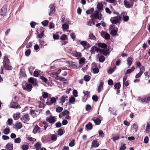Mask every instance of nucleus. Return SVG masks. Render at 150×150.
<instances>
[{
  "label": "nucleus",
  "mask_w": 150,
  "mask_h": 150,
  "mask_svg": "<svg viewBox=\"0 0 150 150\" xmlns=\"http://www.w3.org/2000/svg\"><path fill=\"white\" fill-rule=\"evenodd\" d=\"M67 38V36L66 35L64 34L60 37V39L62 40H65Z\"/></svg>",
  "instance_id": "0e129e2a"
},
{
  "label": "nucleus",
  "mask_w": 150,
  "mask_h": 150,
  "mask_svg": "<svg viewBox=\"0 0 150 150\" xmlns=\"http://www.w3.org/2000/svg\"><path fill=\"white\" fill-rule=\"evenodd\" d=\"M126 13H127L126 12H123L122 13L121 15V17H122V16L123 17V21L126 22L128 20L129 18L128 16H124V15L126 14Z\"/></svg>",
  "instance_id": "4468645a"
},
{
  "label": "nucleus",
  "mask_w": 150,
  "mask_h": 150,
  "mask_svg": "<svg viewBox=\"0 0 150 150\" xmlns=\"http://www.w3.org/2000/svg\"><path fill=\"white\" fill-rule=\"evenodd\" d=\"M31 51L30 49L27 50L25 52V54L26 56H28L30 54Z\"/></svg>",
  "instance_id": "680f3d73"
},
{
  "label": "nucleus",
  "mask_w": 150,
  "mask_h": 150,
  "mask_svg": "<svg viewBox=\"0 0 150 150\" xmlns=\"http://www.w3.org/2000/svg\"><path fill=\"white\" fill-rule=\"evenodd\" d=\"M91 17L96 19H98L99 20H103V16L100 13H99V11H95L94 13L91 15Z\"/></svg>",
  "instance_id": "f03ea898"
},
{
  "label": "nucleus",
  "mask_w": 150,
  "mask_h": 150,
  "mask_svg": "<svg viewBox=\"0 0 150 150\" xmlns=\"http://www.w3.org/2000/svg\"><path fill=\"white\" fill-rule=\"evenodd\" d=\"M78 42H80V44L83 47H85L87 45H89V44L86 41H82L79 40L78 41Z\"/></svg>",
  "instance_id": "aec40b11"
},
{
  "label": "nucleus",
  "mask_w": 150,
  "mask_h": 150,
  "mask_svg": "<svg viewBox=\"0 0 150 150\" xmlns=\"http://www.w3.org/2000/svg\"><path fill=\"white\" fill-rule=\"evenodd\" d=\"M56 79L57 80H59L62 81H67L66 79L63 78H62L61 77H58V78H57Z\"/></svg>",
  "instance_id": "052dcab7"
},
{
  "label": "nucleus",
  "mask_w": 150,
  "mask_h": 150,
  "mask_svg": "<svg viewBox=\"0 0 150 150\" xmlns=\"http://www.w3.org/2000/svg\"><path fill=\"white\" fill-rule=\"evenodd\" d=\"M103 5L101 3H99L97 5V8L100 10H102L103 9Z\"/></svg>",
  "instance_id": "2f4dec72"
},
{
  "label": "nucleus",
  "mask_w": 150,
  "mask_h": 150,
  "mask_svg": "<svg viewBox=\"0 0 150 150\" xmlns=\"http://www.w3.org/2000/svg\"><path fill=\"white\" fill-rule=\"evenodd\" d=\"M150 130V124L147 123V124L146 128V132L147 133H149Z\"/></svg>",
  "instance_id": "4c0bfd02"
},
{
  "label": "nucleus",
  "mask_w": 150,
  "mask_h": 150,
  "mask_svg": "<svg viewBox=\"0 0 150 150\" xmlns=\"http://www.w3.org/2000/svg\"><path fill=\"white\" fill-rule=\"evenodd\" d=\"M42 97L44 98H46L48 96V93H47L43 92L42 93Z\"/></svg>",
  "instance_id": "58836bf2"
},
{
  "label": "nucleus",
  "mask_w": 150,
  "mask_h": 150,
  "mask_svg": "<svg viewBox=\"0 0 150 150\" xmlns=\"http://www.w3.org/2000/svg\"><path fill=\"white\" fill-rule=\"evenodd\" d=\"M126 148L125 144H121V146L120 148V150H125Z\"/></svg>",
  "instance_id": "8fccbe9b"
},
{
  "label": "nucleus",
  "mask_w": 150,
  "mask_h": 150,
  "mask_svg": "<svg viewBox=\"0 0 150 150\" xmlns=\"http://www.w3.org/2000/svg\"><path fill=\"white\" fill-rule=\"evenodd\" d=\"M11 107V108H20V106L17 103L14 102H13L11 103L10 104Z\"/></svg>",
  "instance_id": "f8f14e48"
},
{
  "label": "nucleus",
  "mask_w": 150,
  "mask_h": 150,
  "mask_svg": "<svg viewBox=\"0 0 150 150\" xmlns=\"http://www.w3.org/2000/svg\"><path fill=\"white\" fill-rule=\"evenodd\" d=\"M91 77L88 75H86L84 77V79L86 81H88L90 79Z\"/></svg>",
  "instance_id": "a19ab883"
},
{
  "label": "nucleus",
  "mask_w": 150,
  "mask_h": 150,
  "mask_svg": "<svg viewBox=\"0 0 150 150\" xmlns=\"http://www.w3.org/2000/svg\"><path fill=\"white\" fill-rule=\"evenodd\" d=\"M133 61L132 58L131 57H128L127 59V62L129 66L132 64Z\"/></svg>",
  "instance_id": "c85d7f7f"
},
{
  "label": "nucleus",
  "mask_w": 150,
  "mask_h": 150,
  "mask_svg": "<svg viewBox=\"0 0 150 150\" xmlns=\"http://www.w3.org/2000/svg\"><path fill=\"white\" fill-rule=\"evenodd\" d=\"M21 119L22 121L24 123L27 122L30 120L29 116L28 114H25L23 117V118H21Z\"/></svg>",
  "instance_id": "6e6552de"
},
{
  "label": "nucleus",
  "mask_w": 150,
  "mask_h": 150,
  "mask_svg": "<svg viewBox=\"0 0 150 150\" xmlns=\"http://www.w3.org/2000/svg\"><path fill=\"white\" fill-rule=\"evenodd\" d=\"M93 120L96 125H99L101 123V120L98 118L93 119Z\"/></svg>",
  "instance_id": "a878e982"
},
{
  "label": "nucleus",
  "mask_w": 150,
  "mask_h": 150,
  "mask_svg": "<svg viewBox=\"0 0 150 150\" xmlns=\"http://www.w3.org/2000/svg\"><path fill=\"white\" fill-rule=\"evenodd\" d=\"M46 121L50 123L53 124L55 121L54 117L52 116L47 117L46 120Z\"/></svg>",
  "instance_id": "0eeeda50"
},
{
  "label": "nucleus",
  "mask_w": 150,
  "mask_h": 150,
  "mask_svg": "<svg viewBox=\"0 0 150 150\" xmlns=\"http://www.w3.org/2000/svg\"><path fill=\"white\" fill-rule=\"evenodd\" d=\"M75 98L72 96L70 97L69 99V102L72 104L75 101Z\"/></svg>",
  "instance_id": "e433bc0d"
},
{
  "label": "nucleus",
  "mask_w": 150,
  "mask_h": 150,
  "mask_svg": "<svg viewBox=\"0 0 150 150\" xmlns=\"http://www.w3.org/2000/svg\"><path fill=\"white\" fill-rule=\"evenodd\" d=\"M62 28L63 31H68V29L69 28V26L66 23H64L62 25Z\"/></svg>",
  "instance_id": "dca6fc26"
},
{
  "label": "nucleus",
  "mask_w": 150,
  "mask_h": 150,
  "mask_svg": "<svg viewBox=\"0 0 150 150\" xmlns=\"http://www.w3.org/2000/svg\"><path fill=\"white\" fill-rule=\"evenodd\" d=\"M98 133L100 137H103L104 136V134L102 131L100 130L98 131Z\"/></svg>",
  "instance_id": "338daca9"
},
{
  "label": "nucleus",
  "mask_w": 150,
  "mask_h": 150,
  "mask_svg": "<svg viewBox=\"0 0 150 150\" xmlns=\"http://www.w3.org/2000/svg\"><path fill=\"white\" fill-rule=\"evenodd\" d=\"M22 87L24 90L28 92L30 91L32 88L31 84L27 83H25V86H23Z\"/></svg>",
  "instance_id": "39448f33"
},
{
  "label": "nucleus",
  "mask_w": 150,
  "mask_h": 150,
  "mask_svg": "<svg viewBox=\"0 0 150 150\" xmlns=\"http://www.w3.org/2000/svg\"><path fill=\"white\" fill-rule=\"evenodd\" d=\"M40 78L45 83H46L47 81V79L43 76H40Z\"/></svg>",
  "instance_id": "5fc2aeb1"
},
{
  "label": "nucleus",
  "mask_w": 150,
  "mask_h": 150,
  "mask_svg": "<svg viewBox=\"0 0 150 150\" xmlns=\"http://www.w3.org/2000/svg\"><path fill=\"white\" fill-rule=\"evenodd\" d=\"M31 114L32 116L33 117H36L37 115V114L35 113V111L33 110H31L30 111Z\"/></svg>",
  "instance_id": "c03bdc74"
},
{
  "label": "nucleus",
  "mask_w": 150,
  "mask_h": 150,
  "mask_svg": "<svg viewBox=\"0 0 150 150\" xmlns=\"http://www.w3.org/2000/svg\"><path fill=\"white\" fill-rule=\"evenodd\" d=\"M9 60L8 58L5 57H4L3 62V65H6L7 64H9Z\"/></svg>",
  "instance_id": "4be33fe9"
},
{
  "label": "nucleus",
  "mask_w": 150,
  "mask_h": 150,
  "mask_svg": "<svg viewBox=\"0 0 150 150\" xmlns=\"http://www.w3.org/2000/svg\"><path fill=\"white\" fill-rule=\"evenodd\" d=\"M89 39L92 40H96V37L92 33H90L88 35Z\"/></svg>",
  "instance_id": "7c9ffc66"
},
{
  "label": "nucleus",
  "mask_w": 150,
  "mask_h": 150,
  "mask_svg": "<svg viewBox=\"0 0 150 150\" xmlns=\"http://www.w3.org/2000/svg\"><path fill=\"white\" fill-rule=\"evenodd\" d=\"M105 57L103 55L101 56L99 58V61L101 62H103L105 60Z\"/></svg>",
  "instance_id": "c9c22d12"
},
{
  "label": "nucleus",
  "mask_w": 150,
  "mask_h": 150,
  "mask_svg": "<svg viewBox=\"0 0 150 150\" xmlns=\"http://www.w3.org/2000/svg\"><path fill=\"white\" fill-rule=\"evenodd\" d=\"M69 112L68 110H65L59 114V117L60 118H61L63 116H66L67 115H69Z\"/></svg>",
  "instance_id": "9b49d317"
},
{
  "label": "nucleus",
  "mask_w": 150,
  "mask_h": 150,
  "mask_svg": "<svg viewBox=\"0 0 150 150\" xmlns=\"http://www.w3.org/2000/svg\"><path fill=\"white\" fill-rule=\"evenodd\" d=\"M49 8H50V11H49V14L51 15L54 12L55 8L53 4H52L50 5Z\"/></svg>",
  "instance_id": "a211bd4d"
},
{
  "label": "nucleus",
  "mask_w": 150,
  "mask_h": 150,
  "mask_svg": "<svg viewBox=\"0 0 150 150\" xmlns=\"http://www.w3.org/2000/svg\"><path fill=\"white\" fill-rule=\"evenodd\" d=\"M7 150H12L13 149V144L11 143H8L6 146Z\"/></svg>",
  "instance_id": "f3484780"
},
{
  "label": "nucleus",
  "mask_w": 150,
  "mask_h": 150,
  "mask_svg": "<svg viewBox=\"0 0 150 150\" xmlns=\"http://www.w3.org/2000/svg\"><path fill=\"white\" fill-rule=\"evenodd\" d=\"M101 35L106 40H108L110 39V35L107 33L102 32L101 33Z\"/></svg>",
  "instance_id": "9d476101"
},
{
  "label": "nucleus",
  "mask_w": 150,
  "mask_h": 150,
  "mask_svg": "<svg viewBox=\"0 0 150 150\" xmlns=\"http://www.w3.org/2000/svg\"><path fill=\"white\" fill-rule=\"evenodd\" d=\"M110 34L112 35H115L117 34V32L115 30H113L111 31Z\"/></svg>",
  "instance_id": "69168bd1"
},
{
  "label": "nucleus",
  "mask_w": 150,
  "mask_h": 150,
  "mask_svg": "<svg viewBox=\"0 0 150 150\" xmlns=\"http://www.w3.org/2000/svg\"><path fill=\"white\" fill-rule=\"evenodd\" d=\"M94 8H91L88 10L86 11V13L87 14H91L94 11Z\"/></svg>",
  "instance_id": "f704fd0d"
},
{
  "label": "nucleus",
  "mask_w": 150,
  "mask_h": 150,
  "mask_svg": "<svg viewBox=\"0 0 150 150\" xmlns=\"http://www.w3.org/2000/svg\"><path fill=\"white\" fill-rule=\"evenodd\" d=\"M39 73L38 71H35L33 73V75L35 77H38L39 76Z\"/></svg>",
  "instance_id": "13d9d810"
},
{
  "label": "nucleus",
  "mask_w": 150,
  "mask_h": 150,
  "mask_svg": "<svg viewBox=\"0 0 150 150\" xmlns=\"http://www.w3.org/2000/svg\"><path fill=\"white\" fill-rule=\"evenodd\" d=\"M21 139L19 137L16 138L14 140V142L16 143H19L21 142Z\"/></svg>",
  "instance_id": "4d7b16f0"
},
{
  "label": "nucleus",
  "mask_w": 150,
  "mask_h": 150,
  "mask_svg": "<svg viewBox=\"0 0 150 150\" xmlns=\"http://www.w3.org/2000/svg\"><path fill=\"white\" fill-rule=\"evenodd\" d=\"M56 99L55 98L52 97L51 98L50 102L52 104H53L55 103L56 102Z\"/></svg>",
  "instance_id": "e2e57ef3"
},
{
  "label": "nucleus",
  "mask_w": 150,
  "mask_h": 150,
  "mask_svg": "<svg viewBox=\"0 0 150 150\" xmlns=\"http://www.w3.org/2000/svg\"><path fill=\"white\" fill-rule=\"evenodd\" d=\"M107 50L100 49L96 46H93L91 49L90 52L91 53H94L95 52H99L104 55L107 54Z\"/></svg>",
  "instance_id": "f257e3e1"
},
{
  "label": "nucleus",
  "mask_w": 150,
  "mask_h": 150,
  "mask_svg": "<svg viewBox=\"0 0 150 150\" xmlns=\"http://www.w3.org/2000/svg\"><path fill=\"white\" fill-rule=\"evenodd\" d=\"M73 56L76 57H80L82 56L81 53L77 51H74L73 52Z\"/></svg>",
  "instance_id": "2eb2a0df"
},
{
  "label": "nucleus",
  "mask_w": 150,
  "mask_h": 150,
  "mask_svg": "<svg viewBox=\"0 0 150 150\" xmlns=\"http://www.w3.org/2000/svg\"><path fill=\"white\" fill-rule=\"evenodd\" d=\"M22 150H28L29 148V146L27 144H23L21 146Z\"/></svg>",
  "instance_id": "cd10ccee"
},
{
  "label": "nucleus",
  "mask_w": 150,
  "mask_h": 150,
  "mask_svg": "<svg viewBox=\"0 0 150 150\" xmlns=\"http://www.w3.org/2000/svg\"><path fill=\"white\" fill-rule=\"evenodd\" d=\"M47 44H45V42L43 41L40 40V46H41L42 48L43 46H44V45H46Z\"/></svg>",
  "instance_id": "6e6d98bb"
},
{
  "label": "nucleus",
  "mask_w": 150,
  "mask_h": 150,
  "mask_svg": "<svg viewBox=\"0 0 150 150\" xmlns=\"http://www.w3.org/2000/svg\"><path fill=\"white\" fill-rule=\"evenodd\" d=\"M51 139L52 140L55 141L57 139V136L55 134H53L51 136Z\"/></svg>",
  "instance_id": "bf43d9fd"
},
{
  "label": "nucleus",
  "mask_w": 150,
  "mask_h": 150,
  "mask_svg": "<svg viewBox=\"0 0 150 150\" xmlns=\"http://www.w3.org/2000/svg\"><path fill=\"white\" fill-rule=\"evenodd\" d=\"M4 67L7 70H11L12 67V66H10L8 65V64H6V65H3Z\"/></svg>",
  "instance_id": "49530a36"
},
{
  "label": "nucleus",
  "mask_w": 150,
  "mask_h": 150,
  "mask_svg": "<svg viewBox=\"0 0 150 150\" xmlns=\"http://www.w3.org/2000/svg\"><path fill=\"white\" fill-rule=\"evenodd\" d=\"M48 21L45 20L42 21L41 23L44 26H46L48 25Z\"/></svg>",
  "instance_id": "de8ad7c7"
},
{
  "label": "nucleus",
  "mask_w": 150,
  "mask_h": 150,
  "mask_svg": "<svg viewBox=\"0 0 150 150\" xmlns=\"http://www.w3.org/2000/svg\"><path fill=\"white\" fill-rule=\"evenodd\" d=\"M20 117V113H16V115H14L13 116V117L15 120H17Z\"/></svg>",
  "instance_id": "79ce46f5"
},
{
  "label": "nucleus",
  "mask_w": 150,
  "mask_h": 150,
  "mask_svg": "<svg viewBox=\"0 0 150 150\" xmlns=\"http://www.w3.org/2000/svg\"><path fill=\"white\" fill-rule=\"evenodd\" d=\"M68 96H63L60 98V100L61 101L60 103H64L66 100L67 99Z\"/></svg>",
  "instance_id": "6ab92c4d"
},
{
  "label": "nucleus",
  "mask_w": 150,
  "mask_h": 150,
  "mask_svg": "<svg viewBox=\"0 0 150 150\" xmlns=\"http://www.w3.org/2000/svg\"><path fill=\"white\" fill-rule=\"evenodd\" d=\"M98 45L99 47L104 48V49L107 50V53L108 50L107 49V45L105 44L101 43H98Z\"/></svg>",
  "instance_id": "ddd939ff"
},
{
  "label": "nucleus",
  "mask_w": 150,
  "mask_h": 150,
  "mask_svg": "<svg viewBox=\"0 0 150 150\" xmlns=\"http://www.w3.org/2000/svg\"><path fill=\"white\" fill-rule=\"evenodd\" d=\"M57 133L58 134L59 136L62 135L64 133L63 130L61 129H59Z\"/></svg>",
  "instance_id": "a18cd8bd"
},
{
  "label": "nucleus",
  "mask_w": 150,
  "mask_h": 150,
  "mask_svg": "<svg viewBox=\"0 0 150 150\" xmlns=\"http://www.w3.org/2000/svg\"><path fill=\"white\" fill-rule=\"evenodd\" d=\"M119 136L118 134L115 135L112 137V139L113 141H115L119 138Z\"/></svg>",
  "instance_id": "09e8293b"
},
{
  "label": "nucleus",
  "mask_w": 150,
  "mask_h": 150,
  "mask_svg": "<svg viewBox=\"0 0 150 150\" xmlns=\"http://www.w3.org/2000/svg\"><path fill=\"white\" fill-rule=\"evenodd\" d=\"M120 83H116L114 85V87L115 88L118 89H119L120 87Z\"/></svg>",
  "instance_id": "603ef678"
},
{
  "label": "nucleus",
  "mask_w": 150,
  "mask_h": 150,
  "mask_svg": "<svg viewBox=\"0 0 150 150\" xmlns=\"http://www.w3.org/2000/svg\"><path fill=\"white\" fill-rule=\"evenodd\" d=\"M145 70V67L144 66H142L140 68L139 72L142 74Z\"/></svg>",
  "instance_id": "3c124183"
},
{
  "label": "nucleus",
  "mask_w": 150,
  "mask_h": 150,
  "mask_svg": "<svg viewBox=\"0 0 150 150\" xmlns=\"http://www.w3.org/2000/svg\"><path fill=\"white\" fill-rule=\"evenodd\" d=\"M92 69H93V73L94 74L97 73L99 71V69L97 67L93 68Z\"/></svg>",
  "instance_id": "864d4df0"
},
{
  "label": "nucleus",
  "mask_w": 150,
  "mask_h": 150,
  "mask_svg": "<svg viewBox=\"0 0 150 150\" xmlns=\"http://www.w3.org/2000/svg\"><path fill=\"white\" fill-rule=\"evenodd\" d=\"M103 84L104 83L103 82H100V84L98 86V92H100V91L102 90L103 87Z\"/></svg>",
  "instance_id": "5701e85b"
},
{
  "label": "nucleus",
  "mask_w": 150,
  "mask_h": 150,
  "mask_svg": "<svg viewBox=\"0 0 150 150\" xmlns=\"http://www.w3.org/2000/svg\"><path fill=\"white\" fill-rule=\"evenodd\" d=\"M63 110V108L61 107H58L56 108V111L57 112H60Z\"/></svg>",
  "instance_id": "37998d69"
},
{
  "label": "nucleus",
  "mask_w": 150,
  "mask_h": 150,
  "mask_svg": "<svg viewBox=\"0 0 150 150\" xmlns=\"http://www.w3.org/2000/svg\"><path fill=\"white\" fill-rule=\"evenodd\" d=\"M34 146L37 150H39L41 147V144L39 142H37L35 144Z\"/></svg>",
  "instance_id": "473e14b6"
},
{
  "label": "nucleus",
  "mask_w": 150,
  "mask_h": 150,
  "mask_svg": "<svg viewBox=\"0 0 150 150\" xmlns=\"http://www.w3.org/2000/svg\"><path fill=\"white\" fill-rule=\"evenodd\" d=\"M124 4L125 6L127 8H129L130 7V4L126 0H124Z\"/></svg>",
  "instance_id": "ea45409f"
},
{
  "label": "nucleus",
  "mask_w": 150,
  "mask_h": 150,
  "mask_svg": "<svg viewBox=\"0 0 150 150\" xmlns=\"http://www.w3.org/2000/svg\"><path fill=\"white\" fill-rule=\"evenodd\" d=\"M40 129V128L38 126H35V127L33 131V133L34 134H36L38 132H39V130Z\"/></svg>",
  "instance_id": "412c9836"
},
{
  "label": "nucleus",
  "mask_w": 150,
  "mask_h": 150,
  "mask_svg": "<svg viewBox=\"0 0 150 150\" xmlns=\"http://www.w3.org/2000/svg\"><path fill=\"white\" fill-rule=\"evenodd\" d=\"M10 132V130L9 129L6 128L4 129L3 132L5 134L7 135Z\"/></svg>",
  "instance_id": "72a5a7b5"
},
{
  "label": "nucleus",
  "mask_w": 150,
  "mask_h": 150,
  "mask_svg": "<svg viewBox=\"0 0 150 150\" xmlns=\"http://www.w3.org/2000/svg\"><path fill=\"white\" fill-rule=\"evenodd\" d=\"M85 59L83 57L80 58L79 60V64L83 66L85 64Z\"/></svg>",
  "instance_id": "b1692460"
},
{
  "label": "nucleus",
  "mask_w": 150,
  "mask_h": 150,
  "mask_svg": "<svg viewBox=\"0 0 150 150\" xmlns=\"http://www.w3.org/2000/svg\"><path fill=\"white\" fill-rule=\"evenodd\" d=\"M7 11L6 6H4L0 10V14L1 16H5Z\"/></svg>",
  "instance_id": "423d86ee"
},
{
  "label": "nucleus",
  "mask_w": 150,
  "mask_h": 150,
  "mask_svg": "<svg viewBox=\"0 0 150 150\" xmlns=\"http://www.w3.org/2000/svg\"><path fill=\"white\" fill-rule=\"evenodd\" d=\"M135 69V68L134 67H133L132 68L130 69H128L127 70L126 73L125 74V75H126L127 74H129L131 73L132 71H133Z\"/></svg>",
  "instance_id": "393cba45"
},
{
  "label": "nucleus",
  "mask_w": 150,
  "mask_h": 150,
  "mask_svg": "<svg viewBox=\"0 0 150 150\" xmlns=\"http://www.w3.org/2000/svg\"><path fill=\"white\" fill-rule=\"evenodd\" d=\"M99 145V143L97 139H96L93 140L92 142L91 147H92L96 148L98 147Z\"/></svg>",
  "instance_id": "1a4fd4ad"
},
{
  "label": "nucleus",
  "mask_w": 150,
  "mask_h": 150,
  "mask_svg": "<svg viewBox=\"0 0 150 150\" xmlns=\"http://www.w3.org/2000/svg\"><path fill=\"white\" fill-rule=\"evenodd\" d=\"M28 81L33 86H36L38 83L36 79L33 77H30L29 78L28 80Z\"/></svg>",
  "instance_id": "20e7f679"
},
{
  "label": "nucleus",
  "mask_w": 150,
  "mask_h": 150,
  "mask_svg": "<svg viewBox=\"0 0 150 150\" xmlns=\"http://www.w3.org/2000/svg\"><path fill=\"white\" fill-rule=\"evenodd\" d=\"M86 127V129L89 130L91 129L93 127L92 124L91 123H89L87 124Z\"/></svg>",
  "instance_id": "c756f323"
},
{
  "label": "nucleus",
  "mask_w": 150,
  "mask_h": 150,
  "mask_svg": "<svg viewBox=\"0 0 150 150\" xmlns=\"http://www.w3.org/2000/svg\"><path fill=\"white\" fill-rule=\"evenodd\" d=\"M120 19V16L119 15H117L116 17L111 18L110 19V21L112 24H116Z\"/></svg>",
  "instance_id": "7ed1b4c3"
},
{
  "label": "nucleus",
  "mask_w": 150,
  "mask_h": 150,
  "mask_svg": "<svg viewBox=\"0 0 150 150\" xmlns=\"http://www.w3.org/2000/svg\"><path fill=\"white\" fill-rule=\"evenodd\" d=\"M15 127L17 129H20L22 127V124L20 122L16 123L15 125Z\"/></svg>",
  "instance_id": "bb28decb"
},
{
  "label": "nucleus",
  "mask_w": 150,
  "mask_h": 150,
  "mask_svg": "<svg viewBox=\"0 0 150 150\" xmlns=\"http://www.w3.org/2000/svg\"><path fill=\"white\" fill-rule=\"evenodd\" d=\"M74 140H72L69 143V146L70 147H72L74 146Z\"/></svg>",
  "instance_id": "774afa93"
}]
</instances>
